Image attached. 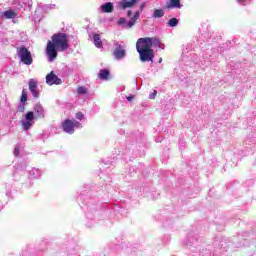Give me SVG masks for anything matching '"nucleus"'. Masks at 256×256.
I'll return each instance as SVG.
<instances>
[{"label":"nucleus","instance_id":"obj_12","mask_svg":"<svg viewBox=\"0 0 256 256\" xmlns=\"http://www.w3.org/2000/svg\"><path fill=\"white\" fill-rule=\"evenodd\" d=\"M93 39L95 47L101 49V47H103V41L101 40V36L99 34H94Z\"/></svg>","mask_w":256,"mask_h":256},{"label":"nucleus","instance_id":"obj_11","mask_svg":"<svg viewBox=\"0 0 256 256\" xmlns=\"http://www.w3.org/2000/svg\"><path fill=\"white\" fill-rule=\"evenodd\" d=\"M102 13H113V3L108 2L101 6Z\"/></svg>","mask_w":256,"mask_h":256},{"label":"nucleus","instance_id":"obj_29","mask_svg":"<svg viewBox=\"0 0 256 256\" xmlns=\"http://www.w3.org/2000/svg\"><path fill=\"white\" fill-rule=\"evenodd\" d=\"M161 61H163V59H161V58H160V61H159V63H161Z\"/></svg>","mask_w":256,"mask_h":256},{"label":"nucleus","instance_id":"obj_28","mask_svg":"<svg viewBox=\"0 0 256 256\" xmlns=\"http://www.w3.org/2000/svg\"><path fill=\"white\" fill-rule=\"evenodd\" d=\"M244 0H238V3H243Z\"/></svg>","mask_w":256,"mask_h":256},{"label":"nucleus","instance_id":"obj_19","mask_svg":"<svg viewBox=\"0 0 256 256\" xmlns=\"http://www.w3.org/2000/svg\"><path fill=\"white\" fill-rule=\"evenodd\" d=\"M26 121H33L35 119V114L32 111H29L25 116Z\"/></svg>","mask_w":256,"mask_h":256},{"label":"nucleus","instance_id":"obj_24","mask_svg":"<svg viewBox=\"0 0 256 256\" xmlns=\"http://www.w3.org/2000/svg\"><path fill=\"white\" fill-rule=\"evenodd\" d=\"M155 97H157V91L154 90L152 94H150L149 98L150 99H155Z\"/></svg>","mask_w":256,"mask_h":256},{"label":"nucleus","instance_id":"obj_25","mask_svg":"<svg viewBox=\"0 0 256 256\" xmlns=\"http://www.w3.org/2000/svg\"><path fill=\"white\" fill-rule=\"evenodd\" d=\"M14 155H15L16 157H19V147H15V148H14Z\"/></svg>","mask_w":256,"mask_h":256},{"label":"nucleus","instance_id":"obj_3","mask_svg":"<svg viewBox=\"0 0 256 256\" xmlns=\"http://www.w3.org/2000/svg\"><path fill=\"white\" fill-rule=\"evenodd\" d=\"M17 55L24 65H33V56L31 55V52L29 51V49H27V47H18Z\"/></svg>","mask_w":256,"mask_h":256},{"label":"nucleus","instance_id":"obj_15","mask_svg":"<svg viewBox=\"0 0 256 256\" xmlns=\"http://www.w3.org/2000/svg\"><path fill=\"white\" fill-rule=\"evenodd\" d=\"M5 19H15L17 17V14L12 9L7 10L4 12Z\"/></svg>","mask_w":256,"mask_h":256},{"label":"nucleus","instance_id":"obj_9","mask_svg":"<svg viewBox=\"0 0 256 256\" xmlns=\"http://www.w3.org/2000/svg\"><path fill=\"white\" fill-rule=\"evenodd\" d=\"M34 112L38 119H45V108L40 103L34 106Z\"/></svg>","mask_w":256,"mask_h":256},{"label":"nucleus","instance_id":"obj_21","mask_svg":"<svg viewBox=\"0 0 256 256\" xmlns=\"http://www.w3.org/2000/svg\"><path fill=\"white\" fill-rule=\"evenodd\" d=\"M77 93L79 95H85V93H87V88H85L84 86H80L77 88Z\"/></svg>","mask_w":256,"mask_h":256},{"label":"nucleus","instance_id":"obj_23","mask_svg":"<svg viewBox=\"0 0 256 256\" xmlns=\"http://www.w3.org/2000/svg\"><path fill=\"white\" fill-rule=\"evenodd\" d=\"M25 111V103L18 106V113H23Z\"/></svg>","mask_w":256,"mask_h":256},{"label":"nucleus","instance_id":"obj_2","mask_svg":"<svg viewBox=\"0 0 256 256\" xmlns=\"http://www.w3.org/2000/svg\"><path fill=\"white\" fill-rule=\"evenodd\" d=\"M69 49V36L65 33H56L51 36L46 46V55L49 61L57 59V51L63 53Z\"/></svg>","mask_w":256,"mask_h":256},{"label":"nucleus","instance_id":"obj_18","mask_svg":"<svg viewBox=\"0 0 256 256\" xmlns=\"http://www.w3.org/2000/svg\"><path fill=\"white\" fill-rule=\"evenodd\" d=\"M22 126L24 128V131H29V129H31V127H33V123L26 120V121L22 122Z\"/></svg>","mask_w":256,"mask_h":256},{"label":"nucleus","instance_id":"obj_16","mask_svg":"<svg viewBox=\"0 0 256 256\" xmlns=\"http://www.w3.org/2000/svg\"><path fill=\"white\" fill-rule=\"evenodd\" d=\"M164 15H165V12H163V10H161V9H156V10L154 11L153 17H154V19H159V18H161V17H164Z\"/></svg>","mask_w":256,"mask_h":256},{"label":"nucleus","instance_id":"obj_10","mask_svg":"<svg viewBox=\"0 0 256 256\" xmlns=\"http://www.w3.org/2000/svg\"><path fill=\"white\" fill-rule=\"evenodd\" d=\"M138 1L139 0H123L119 5L121 9H130L131 7H135Z\"/></svg>","mask_w":256,"mask_h":256},{"label":"nucleus","instance_id":"obj_1","mask_svg":"<svg viewBox=\"0 0 256 256\" xmlns=\"http://www.w3.org/2000/svg\"><path fill=\"white\" fill-rule=\"evenodd\" d=\"M159 47L161 40L155 37L139 38L136 42V51L139 53L140 61L142 63L151 62L155 59V52L152 47Z\"/></svg>","mask_w":256,"mask_h":256},{"label":"nucleus","instance_id":"obj_26","mask_svg":"<svg viewBox=\"0 0 256 256\" xmlns=\"http://www.w3.org/2000/svg\"><path fill=\"white\" fill-rule=\"evenodd\" d=\"M131 15H133V12L131 10H128L127 17H131Z\"/></svg>","mask_w":256,"mask_h":256},{"label":"nucleus","instance_id":"obj_14","mask_svg":"<svg viewBox=\"0 0 256 256\" xmlns=\"http://www.w3.org/2000/svg\"><path fill=\"white\" fill-rule=\"evenodd\" d=\"M109 70L107 69H103V70H100L98 76H99V79H102V80H107L109 79Z\"/></svg>","mask_w":256,"mask_h":256},{"label":"nucleus","instance_id":"obj_27","mask_svg":"<svg viewBox=\"0 0 256 256\" xmlns=\"http://www.w3.org/2000/svg\"><path fill=\"white\" fill-rule=\"evenodd\" d=\"M127 101H129V102L133 101V96H128Z\"/></svg>","mask_w":256,"mask_h":256},{"label":"nucleus","instance_id":"obj_17","mask_svg":"<svg viewBox=\"0 0 256 256\" xmlns=\"http://www.w3.org/2000/svg\"><path fill=\"white\" fill-rule=\"evenodd\" d=\"M177 25H179V19L177 18H171L168 21V27H177Z\"/></svg>","mask_w":256,"mask_h":256},{"label":"nucleus","instance_id":"obj_5","mask_svg":"<svg viewBox=\"0 0 256 256\" xmlns=\"http://www.w3.org/2000/svg\"><path fill=\"white\" fill-rule=\"evenodd\" d=\"M137 19H139V11H136L134 13V16L131 18V20L128 23H126L127 20L125 18H120L118 20V25H124V29H131V27H133V25L137 23Z\"/></svg>","mask_w":256,"mask_h":256},{"label":"nucleus","instance_id":"obj_22","mask_svg":"<svg viewBox=\"0 0 256 256\" xmlns=\"http://www.w3.org/2000/svg\"><path fill=\"white\" fill-rule=\"evenodd\" d=\"M76 119H78L79 121H83V119H85V115L83 114V112L76 113Z\"/></svg>","mask_w":256,"mask_h":256},{"label":"nucleus","instance_id":"obj_7","mask_svg":"<svg viewBox=\"0 0 256 256\" xmlns=\"http://www.w3.org/2000/svg\"><path fill=\"white\" fill-rule=\"evenodd\" d=\"M181 7H183V5H181V0H170L164 5L163 9L171 11V9H181Z\"/></svg>","mask_w":256,"mask_h":256},{"label":"nucleus","instance_id":"obj_4","mask_svg":"<svg viewBox=\"0 0 256 256\" xmlns=\"http://www.w3.org/2000/svg\"><path fill=\"white\" fill-rule=\"evenodd\" d=\"M75 127L81 128L83 127L80 122H77V120H71V119H66L62 123V128L65 133H69V135H73L75 133Z\"/></svg>","mask_w":256,"mask_h":256},{"label":"nucleus","instance_id":"obj_20","mask_svg":"<svg viewBox=\"0 0 256 256\" xmlns=\"http://www.w3.org/2000/svg\"><path fill=\"white\" fill-rule=\"evenodd\" d=\"M20 101L21 103H27V91L25 89L22 90Z\"/></svg>","mask_w":256,"mask_h":256},{"label":"nucleus","instance_id":"obj_6","mask_svg":"<svg viewBox=\"0 0 256 256\" xmlns=\"http://www.w3.org/2000/svg\"><path fill=\"white\" fill-rule=\"evenodd\" d=\"M46 83L48 85H61V79L55 75V72L51 71L47 76H46Z\"/></svg>","mask_w":256,"mask_h":256},{"label":"nucleus","instance_id":"obj_8","mask_svg":"<svg viewBox=\"0 0 256 256\" xmlns=\"http://www.w3.org/2000/svg\"><path fill=\"white\" fill-rule=\"evenodd\" d=\"M28 85H29L30 93H32L33 97L37 99V97H39V90L37 89V81H35L34 79H30Z\"/></svg>","mask_w":256,"mask_h":256},{"label":"nucleus","instance_id":"obj_13","mask_svg":"<svg viewBox=\"0 0 256 256\" xmlns=\"http://www.w3.org/2000/svg\"><path fill=\"white\" fill-rule=\"evenodd\" d=\"M113 55L116 59H123L125 57V51L123 48L119 47L115 49Z\"/></svg>","mask_w":256,"mask_h":256}]
</instances>
